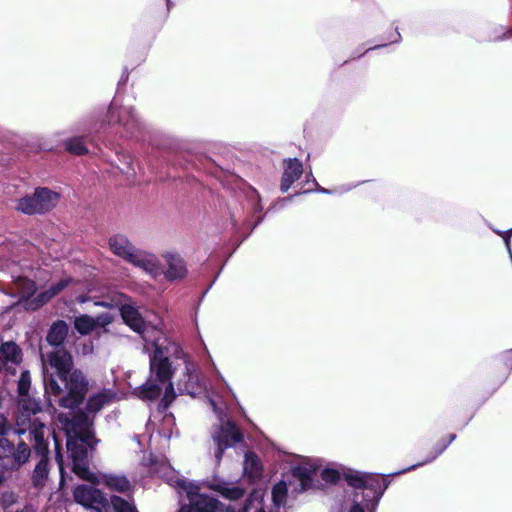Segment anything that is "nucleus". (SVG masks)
<instances>
[{
	"instance_id": "f257e3e1",
	"label": "nucleus",
	"mask_w": 512,
	"mask_h": 512,
	"mask_svg": "<svg viewBox=\"0 0 512 512\" xmlns=\"http://www.w3.org/2000/svg\"><path fill=\"white\" fill-rule=\"evenodd\" d=\"M45 395L62 408L75 409L85 399L88 380L80 369L74 368L72 354L58 348L41 353ZM51 401V399H49Z\"/></svg>"
},
{
	"instance_id": "f03ea898",
	"label": "nucleus",
	"mask_w": 512,
	"mask_h": 512,
	"mask_svg": "<svg viewBox=\"0 0 512 512\" xmlns=\"http://www.w3.org/2000/svg\"><path fill=\"white\" fill-rule=\"evenodd\" d=\"M148 344L154 348L149 355V375L143 384L134 388L133 395L143 401H153L158 399L164 391L157 410L165 413L176 398L172 382L176 368L172 360H183L185 352L177 342L170 340L165 334L154 336Z\"/></svg>"
},
{
	"instance_id": "7ed1b4c3",
	"label": "nucleus",
	"mask_w": 512,
	"mask_h": 512,
	"mask_svg": "<svg viewBox=\"0 0 512 512\" xmlns=\"http://www.w3.org/2000/svg\"><path fill=\"white\" fill-rule=\"evenodd\" d=\"M118 126L121 133L127 138L145 140L146 125L141 121L131 106H122L117 109L113 100L109 107L94 109L76 123V131L85 133V137H92L107 131L109 127Z\"/></svg>"
},
{
	"instance_id": "20e7f679",
	"label": "nucleus",
	"mask_w": 512,
	"mask_h": 512,
	"mask_svg": "<svg viewBox=\"0 0 512 512\" xmlns=\"http://www.w3.org/2000/svg\"><path fill=\"white\" fill-rule=\"evenodd\" d=\"M72 426L74 436H68L66 443L72 471L79 478L91 484H97L99 479L89 467V452L94 450L99 442L95 437L92 422L86 414L81 413L72 418Z\"/></svg>"
},
{
	"instance_id": "39448f33",
	"label": "nucleus",
	"mask_w": 512,
	"mask_h": 512,
	"mask_svg": "<svg viewBox=\"0 0 512 512\" xmlns=\"http://www.w3.org/2000/svg\"><path fill=\"white\" fill-rule=\"evenodd\" d=\"M389 475H380L355 470L344 472L347 484L356 491L349 512L375 511L390 484Z\"/></svg>"
},
{
	"instance_id": "423d86ee",
	"label": "nucleus",
	"mask_w": 512,
	"mask_h": 512,
	"mask_svg": "<svg viewBox=\"0 0 512 512\" xmlns=\"http://www.w3.org/2000/svg\"><path fill=\"white\" fill-rule=\"evenodd\" d=\"M20 413L16 419L15 432L21 436L28 434L30 440L36 441V449L44 450L43 438L46 431H49L45 423L36 415L43 410V403L40 398L31 395L18 400Z\"/></svg>"
},
{
	"instance_id": "0eeeda50",
	"label": "nucleus",
	"mask_w": 512,
	"mask_h": 512,
	"mask_svg": "<svg viewBox=\"0 0 512 512\" xmlns=\"http://www.w3.org/2000/svg\"><path fill=\"white\" fill-rule=\"evenodd\" d=\"M108 243L112 253L129 264L153 276L159 273L160 263L157 256L136 248L125 235L115 234L109 238Z\"/></svg>"
},
{
	"instance_id": "6e6552de",
	"label": "nucleus",
	"mask_w": 512,
	"mask_h": 512,
	"mask_svg": "<svg viewBox=\"0 0 512 512\" xmlns=\"http://www.w3.org/2000/svg\"><path fill=\"white\" fill-rule=\"evenodd\" d=\"M214 413L218 416L220 424L216 426L212 433V440L215 445L214 457L216 463L219 464L222 460L224 452L228 449L243 441V433L230 419L224 421L225 414L217 406L213 399L209 400Z\"/></svg>"
},
{
	"instance_id": "1a4fd4ad",
	"label": "nucleus",
	"mask_w": 512,
	"mask_h": 512,
	"mask_svg": "<svg viewBox=\"0 0 512 512\" xmlns=\"http://www.w3.org/2000/svg\"><path fill=\"white\" fill-rule=\"evenodd\" d=\"M59 198V193L47 187H37L32 194L20 198L16 208L26 215L45 214L57 205Z\"/></svg>"
},
{
	"instance_id": "9d476101",
	"label": "nucleus",
	"mask_w": 512,
	"mask_h": 512,
	"mask_svg": "<svg viewBox=\"0 0 512 512\" xmlns=\"http://www.w3.org/2000/svg\"><path fill=\"white\" fill-rule=\"evenodd\" d=\"M119 310L124 323L138 333L146 345L152 341L154 336L164 334L157 326L147 324L135 306L123 304Z\"/></svg>"
},
{
	"instance_id": "9b49d317",
	"label": "nucleus",
	"mask_w": 512,
	"mask_h": 512,
	"mask_svg": "<svg viewBox=\"0 0 512 512\" xmlns=\"http://www.w3.org/2000/svg\"><path fill=\"white\" fill-rule=\"evenodd\" d=\"M177 485L186 491L189 503L182 505L179 512H219L223 506L216 498L195 491L192 484L185 480H178Z\"/></svg>"
},
{
	"instance_id": "f8f14e48",
	"label": "nucleus",
	"mask_w": 512,
	"mask_h": 512,
	"mask_svg": "<svg viewBox=\"0 0 512 512\" xmlns=\"http://www.w3.org/2000/svg\"><path fill=\"white\" fill-rule=\"evenodd\" d=\"M73 497L77 504L95 512H111L105 494L93 485L81 484L74 488Z\"/></svg>"
},
{
	"instance_id": "ddd939ff",
	"label": "nucleus",
	"mask_w": 512,
	"mask_h": 512,
	"mask_svg": "<svg viewBox=\"0 0 512 512\" xmlns=\"http://www.w3.org/2000/svg\"><path fill=\"white\" fill-rule=\"evenodd\" d=\"M183 363L184 372L182 378L177 383L178 390L182 394L186 393L192 397H195L205 389V385L199 377L197 364L191 361L187 353H185Z\"/></svg>"
},
{
	"instance_id": "4468645a",
	"label": "nucleus",
	"mask_w": 512,
	"mask_h": 512,
	"mask_svg": "<svg viewBox=\"0 0 512 512\" xmlns=\"http://www.w3.org/2000/svg\"><path fill=\"white\" fill-rule=\"evenodd\" d=\"M45 448L43 451L36 449V441H33V449L35 453L40 456V460L36 464L33 474H32V482L35 487H42L45 485V482L49 475V467H48V442L46 438H43V444Z\"/></svg>"
},
{
	"instance_id": "2eb2a0df",
	"label": "nucleus",
	"mask_w": 512,
	"mask_h": 512,
	"mask_svg": "<svg viewBox=\"0 0 512 512\" xmlns=\"http://www.w3.org/2000/svg\"><path fill=\"white\" fill-rule=\"evenodd\" d=\"M206 484L210 490L218 492L222 497L231 501L241 499L246 493L243 487L219 478H213Z\"/></svg>"
},
{
	"instance_id": "dca6fc26",
	"label": "nucleus",
	"mask_w": 512,
	"mask_h": 512,
	"mask_svg": "<svg viewBox=\"0 0 512 512\" xmlns=\"http://www.w3.org/2000/svg\"><path fill=\"white\" fill-rule=\"evenodd\" d=\"M303 173L302 162L298 158H290L285 161L284 172L281 177L280 190L287 192L293 183L297 181Z\"/></svg>"
},
{
	"instance_id": "f3484780",
	"label": "nucleus",
	"mask_w": 512,
	"mask_h": 512,
	"mask_svg": "<svg viewBox=\"0 0 512 512\" xmlns=\"http://www.w3.org/2000/svg\"><path fill=\"white\" fill-rule=\"evenodd\" d=\"M167 269L165 277L169 281L182 280L187 275V268L184 259L177 253H167L165 255Z\"/></svg>"
},
{
	"instance_id": "a211bd4d",
	"label": "nucleus",
	"mask_w": 512,
	"mask_h": 512,
	"mask_svg": "<svg viewBox=\"0 0 512 512\" xmlns=\"http://www.w3.org/2000/svg\"><path fill=\"white\" fill-rule=\"evenodd\" d=\"M291 472L299 481V487L295 489L298 492H304L313 486V475L317 472V467L308 463H301L293 466Z\"/></svg>"
},
{
	"instance_id": "6ab92c4d",
	"label": "nucleus",
	"mask_w": 512,
	"mask_h": 512,
	"mask_svg": "<svg viewBox=\"0 0 512 512\" xmlns=\"http://www.w3.org/2000/svg\"><path fill=\"white\" fill-rule=\"evenodd\" d=\"M102 483L113 492L133 494V485L123 474L105 473L102 475Z\"/></svg>"
},
{
	"instance_id": "aec40b11",
	"label": "nucleus",
	"mask_w": 512,
	"mask_h": 512,
	"mask_svg": "<svg viewBox=\"0 0 512 512\" xmlns=\"http://www.w3.org/2000/svg\"><path fill=\"white\" fill-rule=\"evenodd\" d=\"M69 332V326L64 320L54 321L47 331L46 342L54 349L62 348Z\"/></svg>"
},
{
	"instance_id": "412c9836",
	"label": "nucleus",
	"mask_w": 512,
	"mask_h": 512,
	"mask_svg": "<svg viewBox=\"0 0 512 512\" xmlns=\"http://www.w3.org/2000/svg\"><path fill=\"white\" fill-rule=\"evenodd\" d=\"M22 350L14 341L2 342L0 345V362L18 365L22 361Z\"/></svg>"
},
{
	"instance_id": "4be33fe9",
	"label": "nucleus",
	"mask_w": 512,
	"mask_h": 512,
	"mask_svg": "<svg viewBox=\"0 0 512 512\" xmlns=\"http://www.w3.org/2000/svg\"><path fill=\"white\" fill-rule=\"evenodd\" d=\"M243 473L252 480L261 478L262 464L259 457L254 452L248 451L245 453L243 461Z\"/></svg>"
},
{
	"instance_id": "5701e85b",
	"label": "nucleus",
	"mask_w": 512,
	"mask_h": 512,
	"mask_svg": "<svg viewBox=\"0 0 512 512\" xmlns=\"http://www.w3.org/2000/svg\"><path fill=\"white\" fill-rule=\"evenodd\" d=\"M114 398V393L110 390H103L88 398L86 402V410L88 413H97L106 404L110 403Z\"/></svg>"
},
{
	"instance_id": "b1692460",
	"label": "nucleus",
	"mask_w": 512,
	"mask_h": 512,
	"mask_svg": "<svg viewBox=\"0 0 512 512\" xmlns=\"http://www.w3.org/2000/svg\"><path fill=\"white\" fill-rule=\"evenodd\" d=\"M127 498L118 495L110 497L109 505L111 512H138L134 503L133 494H126Z\"/></svg>"
},
{
	"instance_id": "393cba45",
	"label": "nucleus",
	"mask_w": 512,
	"mask_h": 512,
	"mask_svg": "<svg viewBox=\"0 0 512 512\" xmlns=\"http://www.w3.org/2000/svg\"><path fill=\"white\" fill-rule=\"evenodd\" d=\"M448 448V444H445V441L442 439L440 441H438L435 446L433 447V450L429 453V455L427 456V458L417 464H413L411 465L410 467L408 468H405L401 471H398V472H394L392 473L391 475H399V474H403V473H406V472H409L411 470H414L418 467H421L425 464H428V463H431L433 462L438 456H440L446 449Z\"/></svg>"
},
{
	"instance_id": "a878e982",
	"label": "nucleus",
	"mask_w": 512,
	"mask_h": 512,
	"mask_svg": "<svg viewBox=\"0 0 512 512\" xmlns=\"http://www.w3.org/2000/svg\"><path fill=\"white\" fill-rule=\"evenodd\" d=\"M73 325L80 335H88L95 329L94 317L81 314L75 317Z\"/></svg>"
},
{
	"instance_id": "bb28decb",
	"label": "nucleus",
	"mask_w": 512,
	"mask_h": 512,
	"mask_svg": "<svg viewBox=\"0 0 512 512\" xmlns=\"http://www.w3.org/2000/svg\"><path fill=\"white\" fill-rule=\"evenodd\" d=\"M30 454V447L24 441H20L16 448L13 446V452L10 457L13 458L16 466L20 467L29 460Z\"/></svg>"
},
{
	"instance_id": "cd10ccee",
	"label": "nucleus",
	"mask_w": 512,
	"mask_h": 512,
	"mask_svg": "<svg viewBox=\"0 0 512 512\" xmlns=\"http://www.w3.org/2000/svg\"><path fill=\"white\" fill-rule=\"evenodd\" d=\"M64 145L66 150L74 155L80 156L88 153V148L84 143V136L71 137L64 142Z\"/></svg>"
},
{
	"instance_id": "c85d7f7f",
	"label": "nucleus",
	"mask_w": 512,
	"mask_h": 512,
	"mask_svg": "<svg viewBox=\"0 0 512 512\" xmlns=\"http://www.w3.org/2000/svg\"><path fill=\"white\" fill-rule=\"evenodd\" d=\"M288 493L287 485L284 481H280L273 485L272 487V501L276 507H281L286 502V497Z\"/></svg>"
},
{
	"instance_id": "c756f323",
	"label": "nucleus",
	"mask_w": 512,
	"mask_h": 512,
	"mask_svg": "<svg viewBox=\"0 0 512 512\" xmlns=\"http://www.w3.org/2000/svg\"><path fill=\"white\" fill-rule=\"evenodd\" d=\"M31 388V375L28 370H23L20 374L17 383L18 398L29 396V390Z\"/></svg>"
},
{
	"instance_id": "7c9ffc66",
	"label": "nucleus",
	"mask_w": 512,
	"mask_h": 512,
	"mask_svg": "<svg viewBox=\"0 0 512 512\" xmlns=\"http://www.w3.org/2000/svg\"><path fill=\"white\" fill-rule=\"evenodd\" d=\"M256 500V493H250L249 496L245 499L244 503L240 507H236L234 505H227L223 512H249L252 508L254 501Z\"/></svg>"
},
{
	"instance_id": "2f4dec72",
	"label": "nucleus",
	"mask_w": 512,
	"mask_h": 512,
	"mask_svg": "<svg viewBox=\"0 0 512 512\" xmlns=\"http://www.w3.org/2000/svg\"><path fill=\"white\" fill-rule=\"evenodd\" d=\"M12 452L13 444L3 434H0V460L10 458Z\"/></svg>"
},
{
	"instance_id": "473e14b6",
	"label": "nucleus",
	"mask_w": 512,
	"mask_h": 512,
	"mask_svg": "<svg viewBox=\"0 0 512 512\" xmlns=\"http://www.w3.org/2000/svg\"><path fill=\"white\" fill-rule=\"evenodd\" d=\"M241 208L236 207L229 211L230 214V230L232 233L238 234L240 232L239 221L241 219Z\"/></svg>"
},
{
	"instance_id": "72a5a7b5",
	"label": "nucleus",
	"mask_w": 512,
	"mask_h": 512,
	"mask_svg": "<svg viewBox=\"0 0 512 512\" xmlns=\"http://www.w3.org/2000/svg\"><path fill=\"white\" fill-rule=\"evenodd\" d=\"M321 478L328 483H336L340 480L341 474L338 470L333 468H324L321 471Z\"/></svg>"
},
{
	"instance_id": "f704fd0d",
	"label": "nucleus",
	"mask_w": 512,
	"mask_h": 512,
	"mask_svg": "<svg viewBox=\"0 0 512 512\" xmlns=\"http://www.w3.org/2000/svg\"><path fill=\"white\" fill-rule=\"evenodd\" d=\"M71 283L70 278H63L56 283H52L48 289L54 297L63 291Z\"/></svg>"
},
{
	"instance_id": "c9c22d12",
	"label": "nucleus",
	"mask_w": 512,
	"mask_h": 512,
	"mask_svg": "<svg viewBox=\"0 0 512 512\" xmlns=\"http://www.w3.org/2000/svg\"><path fill=\"white\" fill-rule=\"evenodd\" d=\"M114 320V317L110 313H101L94 317L95 329L97 327L105 328L110 325Z\"/></svg>"
},
{
	"instance_id": "e433bc0d",
	"label": "nucleus",
	"mask_w": 512,
	"mask_h": 512,
	"mask_svg": "<svg viewBox=\"0 0 512 512\" xmlns=\"http://www.w3.org/2000/svg\"><path fill=\"white\" fill-rule=\"evenodd\" d=\"M494 233L497 235H500L503 237V240L505 242L506 249L510 255V258L512 260V250H511V237H512V228L508 229L506 231H501L497 229H492Z\"/></svg>"
},
{
	"instance_id": "4c0bfd02",
	"label": "nucleus",
	"mask_w": 512,
	"mask_h": 512,
	"mask_svg": "<svg viewBox=\"0 0 512 512\" xmlns=\"http://www.w3.org/2000/svg\"><path fill=\"white\" fill-rule=\"evenodd\" d=\"M53 439H54V445H55V459L59 466L61 478L63 479V456L61 454V445L58 439L55 436V433L53 432Z\"/></svg>"
},
{
	"instance_id": "58836bf2",
	"label": "nucleus",
	"mask_w": 512,
	"mask_h": 512,
	"mask_svg": "<svg viewBox=\"0 0 512 512\" xmlns=\"http://www.w3.org/2000/svg\"><path fill=\"white\" fill-rule=\"evenodd\" d=\"M312 184L315 186V188H308V189H305L303 190L302 193H311V192H318V193H322V194H327V195H331L334 193L333 190H330V189H327V188H324V187H321L318 182L316 181L315 178L312 179Z\"/></svg>"
},
{
	"instance_id": "ea45409f",
	"label": "nucleus",
	"mask_w": 512,
	"mask_h": 512,
	"mask_svg": "<svg viewBox=\"0 0 512 512\" xmlns=\"http://www.w3.org/2000/svg\"><path fill=\"white\" fill-rule=\"evenodd\" d=\"M52 298H54V295L51 294L48 288L37 296L38 301L42 304L47 303Z\"/></svg>"
},
{
	"instance_id": "a19ab883",
	"label": "nucleus",
	"mask_w": 512,
	"mask_h": 512,
	"mask_svg": "<svg viewBox=\"0 0 512 512\" xmlns=\"http://www.w3.org/2000/svg\"><path fill=\"white\" fill-rule=\"evenodd\" d=\"M501 358L505 366L512 367V349L503 352Z\"/></svg>"
},
{
	"instance_id": "79ce46f5",
	"label": "nucleus",
	"mask_w": 512,
	"mask_h": 512,
	"mask_svg": "<svg viewBox=\"0 0 512 512\" xmlns=\"http://www.w3.org/2000/svg\"><path fill=\"white\" fill-rule=\"evenodd\" d=\"M387 40H388V42H389L390 44H392V43H398V42H400V41H401V35H400V33L398 32V29H397V28L395 29V32L391 35V37H389Z\"/></svg>"
},
{
	"instance_id": "37998d69",
	"label": "nucleus",
	"mask_w": 512,
	"mask_h": 512,
	"mask_svg": "<svg viewBox=\"0 0 512 512\" xmlns=\"http://www.w3.org/2000/svg\"><path fill=\"white\" fill-rule=\"evenodd\" d=\"M97 306L105 307V308H113L114 305L111 302L107 301H98L95 303Z\"/></svg>"
},
{
	"instance_id": "c03bdc74",
	"label": "nucleus",
	"mask_w": 512,
	"mask_h": 512,
	"mask_svg": "<svg viewBox=\"0 0 512 512\" xmlns=\"http://www.w3.org/2000/svg\"><path fill=\"white\" fill-rule=\"evenodd\" d=\"M164 419H165V421H166L167 423H171V424H174V423H175V418H174V416H173L171 413H169V414H165V415H164Z\"/></svg>"
},
{
	"instance_id": "a18cd8bd",
	"label": "nucleus",
	"mask_w": 512,
	"mask_h": 512,
	"mask_svg": "<svg viewBox=\"0 0 512 512\" xmlns=\"http://www.w3.org/2000/svg\"><path fill=\"white\" fill-rule=\"evenodd\" d=\"M16 512H35V510L32 506L26 505L22 509H18Z\"/></svg>"
},
{
	"instance_id": "49530a36",
	"label": "nucleus",
	"mask_w": 512,
	"mask_h": 512,
	"mask_svg": "<svg viewBox=\"0 0 512 512\" xmlns=\"http://www.w3.org/2000/svg\"><path fill=\"white\" fill-rule=\"evenodd\" d=\"M387 46V43H383V44H378V45H375L373 47H370L366 50V52L370 51V50H376V49H379V48H382V47H385Z\"/></svg>"
},
{
	"instance_id": "de8ad7c7",
	"label": "nucleus",
	"mask_w": 512,
	"mask_h": 512,
	"mask_svg": "<svg viewBox=\"0 0 512 512\" xmlns=\"http://www.w3.org/2000/svg\"><path fill=\"white\" fill-rule=\"evenodd\" d=\"M456 439V434H450L448 436V440L445 441V444H448V446Z\"/></svg>"
},
{
	"instance_id": "09e8293b",
	"label": "nucleus",
	"mask_w": 512,
	"mask_h": 512,
	"mask_svg": "<svg viewBox=\"0 0 512 512\" xmlns=\"http://www.w3.org/2000/svg\"><path fill=\"white\" fill-rule=\"evenodd\" d=\"M314 178L312 172H309V174L306 175V182L309 183L311 182L312 183V179Z\"/></svg>"
},
{
	"instance_id": "8fccbe9b",
	"label": "nucleus",
	"mask_w": 512,
	"mask_h": 512,
	"mask_svg": "<svg viewBox=\"0 0 512 512\" xmlns=\"http://www.w3.org/2000/svg\"><path fill=\"white\" fill-rule=\"evenodd\" d=\"M262 220H263V217H259V218L255 221L254 225L252 226V229H255V228H256V227H257V226L262 222Z\"/></svg>"
},
{
	"instance_id": "3c124183",
	"label": "nucleus",
	"mask_w": 512,
	"mask_h": 512,
	"mask_svg": "<svg viewBox=\"0 0 512 512\" xmlns=\"http://www.w3.org/2000/svg\"><path fill=\"white\" fill-rule=\"evenodd\" d=\"M128 80V74H123L120 81H119V84L122 83V82H126Z\"/></svg>"
},
{
	"instance_id": "603ef678",
	"label": "nucleus",
	"mask_w": 512,
	"mask_h": 512,
	"mask_svg": "<svg viewBox=\"0 0 512 512\" xmlns=\"http://www.w3.org/2000/svg\"><path fill=\"white\" fill-rule=\"evenodd\" d=\"M248 236H249V234L244 235V236L241 238V240H240V242L238 243V245H237V246H239V245H240V243H241V242H243V241H244Z\"/></svg>"
},
{
	"instance_id": "864d4df0",
	"label": "nucleus",
	"mask_w": 512,
	"mask_h": 512,
	"mask_svg": "<svg viewBox=\"0 0 512 512\" xmlns=\"http://www.w3.org/2000/svg\"><path fill=\"white\" fill-rule=\"evenodd\" d=\"M4 481V476L2 474H0V485L3 483Z\"/></svg>"
},
{
	"instance_id": "5fc2aeb1",
	"label": "nucleus",
	"mask_w": 512,
	"mask_h": 512,
	"mask_svg": "<svg viewBox=\"0 0 512 512\" xmlns=\"http://www.w3.org/2000/svg\"><path fill=\"white\" fill-rule=\"evenodd\" d=\"M166 4H167V7L168 9L170 8V5H171V0H166Z\"/></svg>"
},
{
	"instance_id": "6e6d98bb",
	"label": "nucleus",
	"mask_w": 512,
	"mask_h": 512,
	"mask_svg": "<svg viewBox=\"0 0 512 512\" xmlns=\"http://www.w3.org/2000/svg\"><path fill=\"white\" fill-rule=\"evenodd\" d=\"M214 282H215V279L213 280V282H212L211 284H209V287H208V288H211ZM208 290H209V289H207V290L204 292V294H206Z\"/></svg>"
},
{
	"instance_id": "4d7b16f0",
	"label": "nucleus",
	"mask_w": 512,
	"mask_h": 512,
	"mask_svg": "<svg viewBox=\"0 0 512 512\" xmlns=\"http://www.w3.org/2000/svg\"><path fill=\"white\" fill-rule=\"evenodd\" d=\"M256 211H260L262 210V207H260V205H258L256 208H255Z\"/></svg>"
},
{
	"instance_id": "13d9d810",
	"label": "nucleus",
	"mask_w": 512,
	"mask_h": 512,
	"mask_svg": "<svg viewBox=\"0 0 512 512\" xmlns=\"http://www.w3.org/2000/svg\"><path fill=\"white\" fill-rule=\"evenodd\" d=\"M257 512H265V511H264V510H262V509H259Z\"/></svg>"
}]
</instances>
